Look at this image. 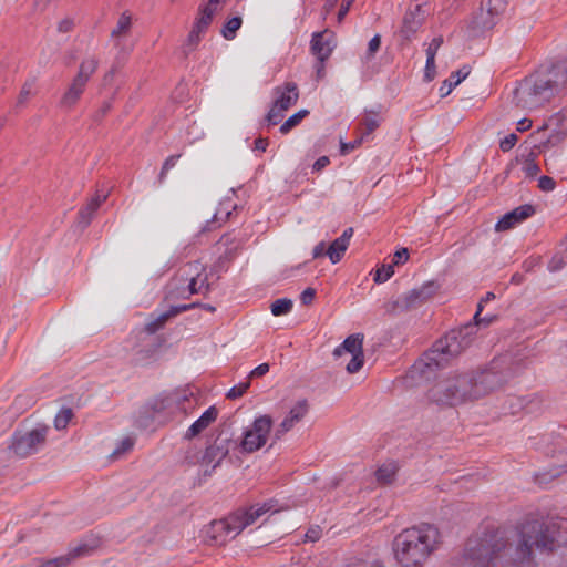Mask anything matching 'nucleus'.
<instances>
[{
	"label": "nucleus",
	"mask_w": 567,
	"mask_h": 567,
	"mask_svg": "<svg viewBox=\"0 0 567 567\" xmlns=\"http://www.w3.org/2000/svg\"><path fill=\"white\" fill-rule=\"evenodd\" d=\"M555 523L528 519L518 528L486 530L466 556L475 567H535V550L549 554L557 546Z\"/></svg>",
	"instance_id": "f257e3e1"
},
{
	"label": "nucleus",
	"mask_w": 567,
	"mask_h": 567,
	"mask_svg": "<svg viewBox=\"0 0 567 567\" xmlns=\"http://www.w3.org/2000/svg\"><path fill=\"white\" fill-rule=\"evenodd\" d=\"M567 87V61L542 64L514 91V102L525 110H536Z\"/></svg>",
	"instance_id": "f03ea898"
},
{
	"label": "nucleus",
	"mask_w": 567,
	"mask_h": 567,
	"mask_svg": "<svg viewBox=\"0 0 567 567\" xmlns=\"http://www.w3.org/2000/svg\"><path fill=\"white\" fill-rule=\"evenodd\" d=\"M441 534L432 524L403 529L393 540L395 560L402 567H423L439 548Z\"/></svg>",
	"instance_id": "7ed1b4c3"
},
{
	"label": "nucleus",
	"mask_w": 567,
	"mask_h": 567,
	"mask_svg": "<svg viewBox=\"0 0 567 567\" xmlns=\"http://www.w3.org/2000/svg\"><path fill=\"white\" fill-rule=\"evenodd\" d=\"M284 507H278L276 499H269L249 507H239L223 519L210 524L207 536L213 545L221 546L228 539H234L245 528L258 522L264 515L278 513Z\"/></svg>",
	"instance_id": "20e7f679"
},
{
	"label": "nucleus",
	"mask_w": 567,
	"mask_h": 567,
	"mask_svg": "<svg viewBox=\"0 0 567 567\" xmlns=\"http://www.w3.org/2000/svg\"><path fill=\"white\" fill-rule=\"evenodd\" d=\"M460 404L478 400L501 386V378L491 371L454 373Z\"/></svg>",
	"instance_id": "39448f33"
},
{
	"label": "nucleus",
	"mask_w": 567,
	"mask_h": 567,
	"mask_svg": "<svg viewBox=\"0 0 567 567\" xmlns=\"http://www.w3.org/2000/svg\"><path fill=\"white\" fill-rule=\"evenodd\" d=\"M49 431L50 427L43 424H38L31 429L17 430L11 437L9 449L21 458L34 455L45 445Z\"/></svg>",
	"instance_id": "423d86ee"
},
{
	"label": "nucleus",
	"mask_w": 567,
	"mask_h": 567,
	"mask_svg": "<svg viewBox=\"0 0 567 567\" xmlns=\"http://www.w3.org/2000/svg\"><path fill=\"white\" fill-rule=\"evenodd\" d=\"M439 286L434 281H429L419 288H414L398 299L386 302L384 305L385 312L389 315H396L406 312L422 306L430 300L437 291Z\"/></svg>",
	"instance_id": "0eeeda50"
},
{
	"label": "nucleus",
	"mask_w": 567,
	"mask_h": 567,
	"mask_svg": "<svg viewBox=\"0 0 567 567\" xmlns=\"http://www.w3.org/2000/svg\"><path fill=\"white\" fill-rule=\"evenodd\" d=\"M480 323H466L460 329H453L444 338H441L435 342L441 353L450 360L453 357L458 355L472 343L473 337L476 333V327Z\"/></svg>",
	"instance_id": "6e6552de"
},
{
	"label": "nucleus",
	"mask_w": 567,
	"mask_h": 567,
	"mask_svg": "<svg viewBox=\"0 0 567 567\" xmlns=\"http://www.w3.org/2000/svg\"><path fill=\"white\" fill-rule=\"evenodd\" d=\"M506 9L505 0H483L476 12L468 21V29L473 35L493 29L498 18Z\"/></svg>",
	"instance_id": "1a4fd4ad"
},
{
	"label": "nucleus",
	"mask_w": 567,
	"mask_h": 567,
	"mask_svg": "<svg viewBox=\"0 0 567 567\" xmlns=\"http://www.w3.org/2000/svg\"><path fill=\"white\" fill-rule=\"evenodd\" d=\"M449 360L441 353L434 343L409 370V378L414 381H430L436 371L444 367Z\"/></svg>",
	"instance_id": "9d476101"
},
{
	"label": "nucleus",
	"mask_w": 567,
	"mask_h": 567,
	"mask_svg": "<svg viewBox=\"0 0 567 567\" xmlns=\"http://www.w3.org/2000/svg\"><path fill=\"white\" fill-rule=\"evenodd\" d=\"M236 446L237 441L234 439L230 426L224 425L213 443L207 445L202 462L206 465L213 464V470H215L229 454V451Z\"/></svg>",
	"instance_id": "9b49d317"
},
{
	"label": "nucleus",
	"mask_w": 567,
	"mask_h": 567,
	"mask_svg": "<svg viewBox=\"0 0 567 567\" xmlns=\"http://www.w3.org/2000/svg\"><path fill=\"white\" fill-rule=\"evenodd\" d=\"M272 427L270 415H260L255 419L251 426L244 432L240 447L243 452L254 453L260 450L266 443Z\"/></svg>",
	"instance_id": "f8f14e48"
},
{
	"label": "nucleus",
	"mask_w": 567,
	"mask_h": 567,
	"mask_svg": "<svg viewBox=\"0 0 567 567\" xmlns=\"http://www.w3.org/2000/svg\"><path fill=\"white\" fill-rule=\"evenodd\" d=\"M363 339L364 336L362 333L351 334L333 350V355L336 358L341 357L344 352L352 354V359L346 367L350 374L357 373L363 365Z\"/></svg>",
	"instance_id": "ddd939ff"
},
{
	"label": "nucleus",
	"mask_w": 567,
	"mask_h": 567,
	"mask_svg": "<svg viewBox=\"0 0 567 567\" xmlns=\"http://www.w3.org/2000/svg\"><path fill=\"white\" fill-rule=\"evenodd\" d=\"M456 381L454 375L439 381L429 390V399L440 405H457L460 404V396H457Z\"/></svg>",
	"instance_id": "4468645a"
},
{
	"label": "nucleus",
	"mask_w": 567,
	"mask_h": 567,
	"mask_svg": "<svg viewBox=\"0 0 567 567\" xmlns=\"http://www.w3.org/2000/svg\"><path fill=\"white\" fill-rule=\"evenodd\" d=\"M309 412V403L306 399H301L289 410L286 417L280 422L274 432V441H279L285 434L301 422Z\"/></svg>",
	"instance_id": "2eb2a0df"
},
{
	"label": "nucleus",
	"mask_w": 567,
	"mask_h": 567,
	"mask_svg": "<svg viewBox=\"0 0 567 567\" xmlns=\"http://www.w3.org/2000/svg\"><path fill=\"white\" fill-rule=\"evenodd\" d=\"M535 208L534 206L526 204L519 207H516L509 213H506L495 225L496 231H505L512 229L517 224L527 219L532 215H534Z\"/></svg>",
	"instance_id": "dca6fc26"
},
{
	"label": "nucleus",
	"mask_w": 567,
	"mask_h": 567,
	"mask_svg": "<svg viewBox=\"0 0 567 567\" xmlns=\"http://www.w3.org/2000/svg\"><path fill=\"white\" fill-rule=\"evenodd\" d=\"M86 85L87 83L74 76L61 95L59 106L63 110H72L85 92Z\"/></svg>",
	"instance_id": "f3484780"
},
{
	"label": "nucleus",
	"mask_w": 567,
	"mask_h": 567,
	"mask_svg": "<svg viewBox=\"0 0 567 567\" xmlns=\"http://www.w3.org/2000/svg\"><path fill=\"white\" fill-rule=\"evenodd\" d=\"M274 95L276 96L274 104L282 111H287L299 99L297 84L287 82L281 86H277L274 89Z\"/></svg>",
	"instance_id": "a211bd4d"
},
{
	"label": "nucleus",
	"mask_w": 567,
	"mask_h": 567,
	"mask_svg": "<svg viewBox=\"0 0 567 567\" xmlns=\"http://www.w3.org/2000/svg\"><path fill=\"white\" fill-rule=\"evenodd\" d=\"M424 17L422 14V6L416 4L413 10L408 11L403 17L401 34L405 40H410L413 34L422 25Z\"/></svg>",
	"instance_id": "6ab92c4d"
},
{
	"label": "nucleus",
	"mask_w": 567,
	"mask_h": 567,
	"mask_svg": "<svg viewBox=\"0 0 567 567\" xmlns=\"http://www.w3.org/2000/svg\"><path fill=\"white\" fill-rule=\"evenodd\" d=\"M107 194H96L91 200L79 210L78 214V226L82 229L86 228L100 206L106 200Z\"/></svg>",
	"instance_id": "aec40b11"
},
{
	"label": "nucleus",
	"mask_w": 567,
	"mask_h": 567,
	"mask_svg": "<svg viewBox=\"0 0 567 567\" xmlns=\"http://www.w3.org/2000/svg\"><path fill=\"white\" fill-rule=\"evenodd\" d=\"M218 410L215 406L208 408L198 420H196L185 433L186 440H193L204 430H206L213 422L216 421Z\"/></svg>",
	"instance_id": "412c9836"
},
{
	"label": "nucleus",
	"mask_w": 567,
	"mask_h": 567,
	"mask_svg": "<svg viewBox=\"0 0 567 567\" xmlns=\"http://www.w3.org/2000/svg\"><path fill=\"white\" fill-rule=\"evenodd\" d=\"M324 33L326 32L315 33L311 40V51L321 63L324 62L332 52L330 41L324 38Z\"/></svg>",
	"instance_id": "4be33fe9"
},
{
	"label": "nucleus",
	"mask_w": 567,
	"mask_h": 567,
	"mask_svg": "<svg viewBox=\"0 0 567 567\" xmlns=\"http://www.w3.org/2000/svg\"><path fill=\"white\" fill-rule=\"evenodd\" d=\"M99 64H100V60L97 56H95V55L85 56L79 65V70L75 74V78H78L79 80H81L85 83H89L91 76L96 72Z\"/></svg>",
	"instance_id": "5701e85b"
},
{
	"label": "nucleus",
	"mask_w": 567,
	"mask_h": 567,
	"mask_svg": "<svg viewBox=\"0 0 567 567\" xmlns=\"http://www.w3.org/2000/svg\"><path fill=\"white\" fill-rule=\"evenodd\" d=\"M470 72V68L467 66H463L456 72H453L449 79L443 81L440 87L441 96H447L455 86H457L463 80H465L468 76Z\"/></svg>",
	"instance_id": "b1692460"
},
{
	"label": "nucleus",
	"mask_w": 567,
	"mask_h": 567,
	"mask_svg": "<svg viewBox=\"0 0 567 567\" xmlns=\"http://www.w3.org/2000/svg\"><path fill=\"white\" fill-rule=\"evenodd\" d=\"M380 122L381 118L379 116V112L365 111V114L360 122V125L363 128L362 136L365 137L374 132L380 126Z\"/></svg>",
	"instance_id": "393cba45"
},
{
	"label": "nucleus",
	"mask_w": 567,
	"mask_h": 567,
	"mask_svg": "<svg viewBox=\"0 0 567 567\" xmlns=\"http://www.w3.org/2000/svg\"><path fill=\"white\" fill-rule=\"evenodd\" d=\"M348 245L340 240L339 238L334 239L329 248L327 249V255L332 264H337L343 257L346 250L348 249Z\"/></svg>",
	"instance_id": "a878e982"
},
{
	"label": "nucleus",
	"mask_w": 567,
	"mask_h": 567,
	"mask_svg": "<svg viewBox=\"0 0 567 567\" xmlns=\"http://www.w3.org/2000/svg\"><path fill=\"white\" fill-rule=\"evenodd\" d=\"M396 471L398 467L394 463H385L377 470V481L381 484H389L393 481Z\"/></svg>",
	"instance_id": "bb28decb"
},
{
	"label": "nucleus",
	"mask_w": 567,
	"mask_h": 567,
	"mask_svg": "<svg viewBox=\"0 0 567 567\" xmlns=\"http://www.w3.org/2000/svg\"><path fill=\"white\" fill-rule=\"evenodd\" d=\"M35 83H37V78L35 76H32V78L28 79L23 83V85H22V87L20 90V93L18 95L17 106H23L28 102L30 96H32L34 94Z\"/></svg>",
	"instance_id": "cd10ccee"
},
{
	"label": "nucleus",
	"mask_w": 567,
	"mask_h": 567,
	"mask_svg": "<svg viewBox=\"0 0 567 567\" xmlns=\"http://www.w3.org/2000/svg\"><path fill=\"white\" fill-rule=\"evenodd\" d=\"M210 285L208 282V276H200L199 274L196 277H192L188 284L189 292L199 293V292H208Z\"/></svg>",
	"instance_id": "c85d7f7f"
},
{
	"label": "nucleus",
	"mask_w": 567,
	"mask_h": 567,
	"mask_svg": "<svg viewBox=\"0 0 567 567\" xmlns=\"http://www.w3.org/2000/svg\"><path fill=\"white\" fill-rule=\"evenodd\" d=\"M171 404V400L166 396H158V398H155L154 400L150 401L145 406H144V413H152L153 415L155 413H159L164 410H166Z\"/></svg>",
	"instance_id": "c756f323"
},
{
	"label": "nucleus",
	"mask_w": 567,
	"mask_h": 567,
	"mask_svg": "<svg viewBox=\"0 0 567 567\" xmlns=\"http://www.w3.org/2000/svg\"><path fill=\"white\" fill-rule=\"evenodd\" d=\"M292 306H293V303H292L291 299H288V298L277 299L270 306L271 313L276 317L287 315L291 311Z\"/></svg>",
	"instance_id": "7c9ffc66"
},
{
	"label": "nucleus",
	"mask_w": 567,
	"mask_h": 567,
	"mask_svg": "<svg viewBox=\"0 0 567 567\" xmlns=\"http://www.w3.org/2000/svg\"><path fill=\"white\" fill-rule=\"evenodd\" d=\"M309 114L308 110H300L297 113L292 114L288 120H286L280 126V133L287 134L290 130L297 126L307 115Z\"/></svg>",
	"instance_id": "2f4dec72"
},
{
	"label": "nucleus",
	"mask_w": 567,
	"mask_h": 567,
	"mask_svg": "<svg viewBox=\"0 0 567 567\" xmlns=\"http://www.w3.org/2000/svg\"><path fill=\"white\" fill-rule=\"evenodd\" d=\"M240 27H241V18L234 17L225 23V25L221 30V34L225 39L233 40L236 37V32Z\"/></svg>",
	"instance_id": "473e14b6"
},
{
	"label": "nucleus",
	"mask_w": 567,
	"mask_h": 567,
	"mask_svg": "<svg viewBox=\"0 0 567 567\" xmlns=\"http://www.w3.org/2000/svg\"><path fill=\"white\" fill-rule=\"evenodd\" d=\"M73 417V411L70 408H63L59 411V413L54 417V426L56 430L61 431L66 429L68 424Z\"/></svg>",
	"instance_id": "72a5a7b5"
},
{
	"label": "nucleus",
	"mask_w": 567,
	"mask_h": 567,
	"mask_svg": "<svg viewBox=\"0 0 567 567\" xmlns=\"http://www.w3.org/2000/svg\"><path fill=\"white\" fill-rule=\"evenodd\" d=\"M132 18L127 12H123L117 21V25L111 32L113 38L126 34L131 28Z\"/></svg>",
	"instance_id": "f704fd0d"
},
{
	"label": "nucleus",
	"mask_w": 567,
	"mask_h": 567,
	"mask_svg": "<svg viewBox=\"0 0 567 567\" xmlns=\"http://www.w3.org/2000/svg\"><path fill=\"white\" fill-rule=\"evenodd\" d=\"M94 548L95 546H91L87 543H81L78 546L71 548L66 554L70 564L76 558L89 555L93 551Z\"/></svg>",
	"instance_id": "c9c22d12"
},
{
	"label": "nucleus",
	"mask_w": 567,
	"mask_h": 567,
	"mask_svg": "<svg viewBox=\"0 0 567 567\" xmlns=\"http://www.w3.org/2000/svg\"><path fill=\"white\" fill-rule=\"evenodd\" d=\"M181 156H182V154H175V155L168 156L165 159V162L163 163L162 169L159 172V175H158V183L159 184L164 183L167 173L169 172V169H172L176 165V163L181 158Z\"/></svg>",
	"instance_id": "e433bc0d"
},
{
	"label": "nucleus",
	"mask_w": 567,
	"mask_h": 567,
	"mask_svg": "<svg viewBox=\"0 0 567 567\" xmlns=\"http://www.w3.org/2000/svg\"><path fill=\"white\" fill-rule=\"evenodd\" d=\"M344 567H384L383 564L378 559H350Z\"/></svg>",
	"instance_id": "4c0bfd02"
},
{
	"label": "nucleus",
	"mask_w": 567,
	"mask_h": 567,
	"mask_svg": "<svg viewBox=\"0 0 567 567\" xmlns=\"http://www.w3.org/2000/svg\"><path fill=\"white\" fill-rule=\"evenodd\" d=\"M494 298H495V295H494L493 292H491V291H489V292H487V293L485 295V297H484V298H482V299H481V301H480V302H478V305H477V310H476V312H475V315H474V321H476V323H482V322H484L485 324H488V323H491V322H492V319H491V318H481V312H482V310H483V303H484V302H487V301H489V300H493Z\"/></svg>",
	"instance_id": "58836bf2"
},
{
	"label": "nucleus",
	"mask_w": 567,
	"mask_h": 567,
	"mask_svg": "<svg viewBox=\"0 0 567 567\" xmlns=\"http://www.w3.org/2000/svg\"><path fill=\"white\" fill-rule=\"evenodd\" d=\"M393 265H383L377 269L374 281L378 284L385 282L393 276Z\"/></svg>",
	"instance_id": "ea45409f"
},
{
	"label": "nucleus",
	"mask_w": 567,
	"mask_h": 567,
	"mask_svg": "<svg viewBox=\"0 0 567 567\" xmlns=\"http://www.w3.org/2000/svg\"><path fill=\"white\" fill-rule=\"evenodd\" d=\"M381 47V37L380 34H375L368 43V49L364 54L365 61H371L375 53L380 50Z\"/></svg>",
	"instance_id": "a19ab883"
},
{
	"label": "nucleus",
	"mask_w": 567,
	"mask_h": 567,
	"mask_svg": "<svg viewBox=\"0 0 567 567\" xmlns=\"http://www.w3.org/2000/svg\"><path fill=\"white\" fill-rule=\"evenodd\" d=\"M135 444V440L131 436L124 437L118 446L113 451L112 456L118 457L120 455L131 451Z\"/></svg>",
	"instance_id": "79ce46f5"
},
{
	"label": "nucleus",
	"mask_w": 567,
	"mask_h": 567,
	"mask_svg": "<svg viewBox=\"0 0 567 567\" xmlns=\"http://www.w3.org/2000/svg\"><path fill=\"white\" fill-rule=\"evenodd\" d=\"M169 319V315L164 312L159 315L155 320L148 322L145 327L148 333H155L157 330L162 329L166 321Z\"/></svg>",
	"instance_id": "37998d69"
},
{
	"label": "nucleus",
	"mask_w": 567,
	"mask_h": 567,
	"mask_svg": "<svg viewBox=\"0 0 567 567\" xmlns=\"http://www.w3.org/2000/svg\"><path fill=\"white\" fill-rule=\"evenodd\" d=\"M250 386V381L247 380L245 382H241L235 386H233L226 394L227 399L236 400L244 395V393L248 390Z\"/></svg>",
	"instance_id": "c03bdc74"
},
{
	"label": "nucleus",
	"mask_w": 567,
	"mask_h": 567,
	"mask_svg": "<svg viewBox=\"0 0 567 567\" xmlns=\"http://www.w3.org/2000/svg\"><path fill=\"white\" fill-rule=\"evenodd\" d=\"M284 112L281 109L277 107L274 103L271 109L269 110L266 121L270 125H277L284 117Z\"/></svg>",
	"instance_id": "a18cd8bd"
},
{
	"label": "nucleus",
	"mask_w": 567,
	"mask_h": 567,
	"mask_svg": "<svg viewBox=\"0 0 567 567\" xmlns=\"http://www.w3.org/2000/svg\"><path fill=\"white\" fill-rule=\"evenodd\" d=\"M68 565H70V561L65 554L52 559L44 560L39 567H66Z\"/></svg>",
	"instance_id": "49530a36"
},
{
	"label": "nucleus",
	"mask_w": 567,
	"mask_h": 567,
	"mask_svg": "<svg viewBox=\"0 0 567 567\" xmlns=\"http://www.w3.org/2000/svg\"><path fill=\"white\" fill-rule=\"evenodd\" d=\"M202 33H203V31L193 27L192 31L189 32V34L187 37L186 47L188 48V51H186V53L192 51L198 44V42L200 41Z\"/></svg>",
	"instance_id": "de8ad7c7"
},
{
	"label": "nucleus",
	"mask_w": 567,
	"mask_h": 567,
	"mask_svg": "<svg viewBox=\"0 0 567 567\" xmlns=\"http://www.w3.org/2000/svg\"><path fill=\"white\" fill-rule=\"evenodd\" d=\"M436 71H435V58L426 56V64H425V72H424V79L425 81L430 82L435 78Z\"/></svg>",
	"instance_id": "09e8293b"
},
{
	"label": "nucleus",
	"mask_w": 567,
	"mask_h": 567,
	"mask_svg": "<svg viewBox=\"0 0 567 567\" xmlns=\"http://www.w3.org/2000/svg\"><path fill=\"white\" fill-rule=\"evenodd\" d=\"M517 135L512 133L509 135H507L506 137H504L501 143H499V148L503 151V152H508L511 151L515 144L517 143Z\"/></svg>",
	"instance_id": "8fccbe9b"
},
{
	"label": "nucleus",
	"mask_w": 567,
	"mask_h": 567,
	"mask_svg": "<svg viewBox=\"0 0 567 567\" xmlns=\"http://www.w3.org/2000/svg\"><path fill=\"white\" fill-rule=\"evenodd\" d=\"M213 18L209 16V13H200L199 17L196 19L193 27L197 28L200 31H205L208 25L210 24Z\"/></svg>",
	"instance_id": "3c124183"
},
{
	"label": "nucleus",
	"mask_w": 567,
	"mask_h": 567,
	"mask_svg": "<svg viewBox=\"0 0 567 567\" xmlns=\"http://www.w3.org/2000/svg\"><path fill=\"white\" fill-rule=\"evenodd\" d=\"M363 140H364V137L361 135L359 138H357V140H354L352 142H349V143L341 142L340 153L342 155L348 154L349 152H351L354 148L359 147L362 144Z\"/></svg>",
	"instance_id": "603ef678"
},
{
	"label": "nucleus",
	"mask_w": 567,
	"mask_h": 567,
	"mask_svg": "<svg viewBox=\"0 0 567 567\" xmlns=\"http://www.w3.org/2000/svg\"><path fill=\"white\" fill-rule=\"evenodd\" d=\"M556 182L549 176H540L538 179V187L544 192H551L555 189Z\"/></svg>",
	"instance_id": "864d4df0"
},
{
	"label": "nucleus",
	"mask_w": 567,
	"mask_h": 567,
	"mask_svg": "<svg viewBox=\"0 0 567 567\" xmlns=\"http://www.w3.org/2000/svg\"><path fill=\"white\" fill-rule=\"evenodd\" d=\"M322 535V529L320 526L318 525H315V526H311L308 528L306 535H305V538L307 542H317L320 539Z\"/></svg>",
	"instance_id": "5fc2aeb1"
},
{
	"label": "nucleus",
	"mask_w": 567,
	"mask_h": 567,
	"mask_svg": "<svg viewBox=\"0 0 567 567\" xmlns=\"http://www.w3.org/2000/svg\"><path fill=\"white\" fill-rule=\"evenodd\" d=\"M199 305V302H193L188 305H181V306H174L171 307L169 310H167V315H169V318L177 316L181 312L187 311L189 309L196 308Z\"/></svg>",
	"instance_id": "6e6d98bb"
},
{
	"label": "nucleus",
	"mask_w": 567,
	"mask_h": 567,
	"mask_svg": "<svg viewBox=\"0 0 567 567\" xmlns=\"http://www.w3.org/2000/svg\"><path fill=\"white\" fill-rule=\"evenodd\" d=\"M523 169L528 177L536 176L540 171L539 166L533 159H527Z\"/></svg>",
	"instance_id": "4d7b16f0"
},
{
	"label": "nucleus",
	"mask_w": 567,
	"mask_h": 567,
	"mask_svg": "<svg viewBox=\"0 0 567 567\" xmlns=\"http://www.w3.org/2000/svg\"><path fill=\"white\" fill-rule=\"evenodd\" d=\"M442 43H443L442 37H436V38L432 39V41L429 44V48L426 50V56L435 58L437 50L440 49Z\"/></svg>",
	"instance_id": "13d9d810"
},
{
	"label": "nucleus",
	"mask_w": 567,
	"mask_h": 567,
	"mask_svg": "<svg viewBox=\"0 0 567 567\" xmlns=\"http://www.w3.org/2000/svg\"><path fill=\"white\" fill-rule=\"evenodd\" d=\"M316 297V290L313 288L305 289L300 295V301L305 306H309L313 302Z\"/></svg>",
	"instance_id": "bf43d9fd"
},
{
	"label": "nucleus",
	"mask_w": 567,
	"mask_h": 567,
	"mask_svg": "<svg viewBox=\"0 0 567 567\" xmlns=\"http://www.w3.org/2000/svg\"><path fill=\"white\" fill-rule=\"evenodd\" d=\"M269 372V364L268 363H261L258 367H256L254 370L250 371L248 375V380L250 381L254 378H260L264 377Z\"/></svg>",
	"instance_id": "052dcab7"
},
{
	"label": "nucleus",
	"mask_w": 567,
	"mask_h": 567,
	"mask_svg": "<svg viewBox=\"0 0 567 567\" xmlns=\"http://www.w3.org/2000/svg\"><path fill=\"white\" fill-rule=\"evenodd\" d=\"M353 2L354 0H342V3L337 14V20L339 23L343 21Z\"/></svg>",
	"instance_id": "680f3d73"
},
{
	"label": "nucleus",
	"mask_w": 567,
	"mask_h": 567,
	"mask_svg": "<svg viewBox=\"0 0 567 567\" xmlns=\"http://www.w3.org/2000/svg\"><path fill=\"white\" fill-rule=\"evenodd\" d=\"M111 109H112V102L111 101L104 102L102 104V106L93 115V120L95 122L102 121V118L110 112Z\"/></svg>",
	"instance_id": "e2e57ef3"
},
{
	"label": "nucleus",
	"mask_w": 567,
	"mask_h": 567,
	"mask_svg": "<svg viewBox=\"0 0 567 567\" xmlns=\"http://www.w3.org/2000/svg\"><path fill=\"white\" fill-rule=\"evenodd\" d=\"M565 266L564 258L561 256H554L548 264V270L551 272L560 270Z\"/></svg>",
	"instance_id": "0e129e2a"
},
{
	"label": "nucleus",
	"mask_w": 567,
	"mask_h": 567,
	"mask_svg": "<svg viewBox=\"0 0 567 567\" xmlns=\"http://www.w3.org/2000/svg\"><path fill=\"white\" fill-rule=\"evenodd\" d=\"M408 259H409V250L406 248H401L394 254L392 264L400 265V264L405 262Z\"/></svg>",
	"instance_id": "69168bd1"
},
{
	"label": "nucleus",
	"mask_w": 567,
	"mask_h": 567,
	"mask_svg": "<svg viewBox=\"0 0 567 567\" xmlns=\"http://www.w3.org/2000/svg\"><path fill=\"white\" fill-rule=\"evenodd\" d=\"M153 420L152 413H144V409L140 412V416L136 419V425L138 427H147L150 424V421Z\"/></svg>",
	"instance_id": "338daca9"
},
{
	"label": "nucleus",
	"mask_w": 567,
	"mask_h": 567,
	"mask_svg": "<svg viewBox=\"0 0 567 567\" xmlns=\"http://www.w3.org/2000/svg\"><path fill=\"white\" fill-rule=\"evenodd\" d=\"M74 27V21L71 18H65L58 23V31L61 33L70 32Z\"/></svg>",
	"instance_id": "774afa93"
}]
</instances>
